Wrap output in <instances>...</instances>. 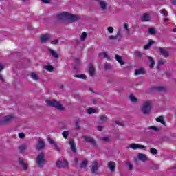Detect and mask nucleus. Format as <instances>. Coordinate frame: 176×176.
I'll return each instance as SVG.
<instances>
[{
  "label": "nucleus",
  "mask_w": 176,
  "mask_h": 176,
  "mask_svg": "<svg viewBox=\"0 0 176 176\" xmlns=\"http://www.w3.org/2000/svg\"><path fill=\"white\" fill-rule=\"evenodd\" d=\"M129 148H131V149H133L134 151L137 149H143L144 151L146 146L140 144L132 143L131 144L129 145Z\"/></svg>",
  "instance_id": "6e6552de"
},
{
  "label": "nucleus",
  "mask_w": 176,
  "mask_h": 176,
  "mask_svg": "<svg viewBox=\"0 0 176 176\" xmlns=\"http://www.w3.org/2000/svg\"><path fill=\"white\" fill-rule=\"evenodd\" d=\"M74 162H75V163H78L79 159L78 158H75Z\"/></svg>",
  "instance_id": "0e129e2a"
},
{
  "label": "nucleus",
  "mask_w": 176,
  "mask_h": 176,
  "mask_svg": "<svg viewBox=\"0 0 176 176\" xmlns=\"http://www.w3.org/2000/svg\"><path fill=\"white\" fill-rule=\"evenodd\" d=\"M164 21H168V18H165V19H164Z\"/></svg>",
  "instance_id": "774afa93"
},
{
  "label": "nucleus",
  "mask_w": 176,
  "mask_h": 176,
  "mask_svg": "<svg viewBox=\"0 0 176 176\" xmlns=\"http://www.w3.org/2000/svg\"><path fill=\"white\" fill-rule=\"evenodd\" d=\"M116 60H118V62L121 65H124V62L123 61V59H122V56L116 54L115 56Z\"/></svg>",
  "instance_id": "b1692460"
},
{
  "label": "nucleus",
  "mask_w": 176,
  "mask_h": 176,
  "mask_svg": "<svg viewBox=\"0 0 176 176\" xmlns=\"http://www.w3.org/2000/svg\"><path fill=\"white\" fill-rule=\"evenodd\" d=\"M88 163L89 162L87 161V160H83L82 163L80 164V168H85L87 166Z\"/></svg>",
  "instance_id": "c756f323"
},
{
  "label": "nucleus",
  "mask_w": 176,
  "mask_h": 176,
  "mask_svg": "<svg viewBox=\"0 0 176 176\" xmlns=\"http://www.w3.org/2000/svg\"><path fill=\"white\" fill-rule=\"evenodd\" d=\"M19 163L22 166L24 170H28V164L24 163V159L19 158Z\"/></svg>",
  "instance_id": "6ab92c4d"
},
{
  "label": "nucleus",
  "mask_w": 176,
  "mask_h": 176,
  "mask_svg": "<svg viewBox=\"0 0 176 176\" xmlns=\"http://www.w3.org/2000/svg\"><path fill=\"white\" fill-rule=\"evenodd\" d=\"M156 122H158V123H162L164 126H166V122L163 120V116H160L156 118Z\"/></svg>",
  "instance_id": "bb28decb"
},
{
  "label": "nucleus",
  "mask_w": 176,
  "mask_h": 176,
  "mask_svg": "<svg viewBox=\"0 0 176 176\" xmlns=\"http://www.w3.org/2000/svg\"><path fill=\"white\" fill-rule=\"evenodd\" d=\"M107 167L109 168L111 173H115L116 168V163L115 162L110 161L107 164Z\"/></svg>",
  "instance_id": "9b49d317"
},
{
  "label": "nucleus",
  "mask_w": 176,
  "mask_h": 176,
  "mask_svg": "<svg viewBox=\"0 0 176 176\" xmlns=\"http://www.w3.org/2000/svg\"><path fill=\"white\" fill-rule=\"evenodd\" d=\"M13 120V117L10 116H6L3 120H0V126H4V124H7Z\"/></svg>",
  "instance_id": "1a4fd4ad"
},
{
  "label": "nucleus",
  "mask_w": 176,
  "mask_h": 176,
  "mask_svg": "<svg viewBox=\"0 0 176 176\" xmlns=\"http://www.w3.org/2000/svg\"><path fill=\"white\" fill-rule=\"evenodd\" d=\"M138 158L141 162H148V157H146V155H145V154L139 153L138 155Z\"/></svg>",
  "instance_id": "a211bd4d"
},
{
  "label": "nucleus",
  "mask_w": 176,
  "mask_h": 176,
  "mask_svg": "<svg viewBox=\"0 0 176 176\" xmlns=\"http://www.w3.org/2000/svg\"><path fill=\"white\" fill-rule=\"evenodd\" d=\"M69 144L70 145L72 152H73V153H76V144H75L74 139H70Z\"/></svg>",
  "instance_id": "4468645a"
},
{
  "label": "nucleus",
  "mask_w": 176,
  "mask_h": 176,
  "mask_svg": "<svg viewBox=\"0 0 176 176\" xmlns=\"http://www.w3.org/2000/svg\"><path fill=\"white\" fill-rule=\"evenodd\" d=\"M129 100H131L132 102H137L138 101V99H137V98L132 94L129 96Z\"/></svg>",
  "instance_id": "c9c22d12"
},
{
  "label": "nucleus",
  "mask_w": 176,
  "mask_h": 176,
  "mask_svg": "<svg viewBox=\"0 0 176 176\" xmlns=\"http://www.w3.org/2000/svg\"><path fill=\"white\" fill-rule=\"evenodd\" d=\"M160 12L163 14V16H164V17H167V16H168V13L167 12V11H166V10H160Z\"/></svg>",
  "instance_id": "37998d69"
},
{
  "label": "nucleus",
  "mask_w": 176,
  "mask_h": 176,
  "mask_svg": "<svg viewBox=\"0 0 176 176\" xmlns=\"http://www.w3.org/2000/svg\"><path fill=\"white\" fill-rule=\"evenodd\" d=\"M107 31L109 32V34H113V27L110 26L107 28Z\"/></svg>",
  "instance_id": "09e8293b"
},
{
  "label": "nucleus",
  "mask_w": 176,
  "mask_h": 176,
  "mask_svg": "<svg viewBox=\"0 0 176 176\" xmlns=\"http://www.w3.org/2000/svg\"><path fill=\"white\" fill-rule=\"evenodd\" d=\"M150 129L154 131H160V129L155 126H150Z\"/></svg>",
  "instance_id": "a18cd8bd"
},
{
  "label": "nucleus",
  "mask_w": 176,
  "mask_h": 176,
  "mask_svg": "<svg viewBox=\"0 0 176 176\" xmlns=\"http://www.w3.org/2000/svg\"><path fill=\"white\" fill-rule=\"evenodd\" d=\"M62 135L63 136V138H65V140H67V138H68L69 135V132L67 131H64L62 133Z\"/></svg>",
  "instance_id": "ea45409f"
},
{
  "label": "nucleus",
  "mask_w": 176,
  "mask_h": 176,
  "mask_svg": "<svg viewBox=\"0 0 176 176\" xmlns=\"http://www.w3.org/2000/svg\"><path fill=\"white\" fill-rule=\"evenodd\" d=\"M5 68V67L3 66V65L0 63V71H3V69Z\"/></svg>",
  "instance_id": "e2e57ef3"
},
{
  "label": "nucleus",
  "mask_w": 176,
  "mask_h": 176,
  "mask_svg": "<svg viewBox=\"0 0 176 176\" xmlns=\"http://www.w3.org/2000/svg\"><path fill=\"white\" fill-rule=\"evenodd\" d=\"M123 36L120 33V29H118L117 34L116 36H109V39L115 40L118 39V41H122Z\"/></svg>",
  "instance_id": "9d476101"
},
{
  "label": "nucleus",
  "mask_w": 176,
  "mask_h": 176,
  "mask_svg": "<svg viewBox=\"0 0 176 176\" xmlns=\"http://www.w3.org/2000/svg\"><path fill=\"white\" fill-rule=\"evenodd\" d=\"M82 138L86 142L91 144L93 146H97V142L94 138H91V137L87 135L83 136Z\"/></svg>",
  "instance_id": "0eeeda50"
},
{
  "label": "nucleus",
  "mask_w": 176,
  "mask_h": 176,
  "mask_svg": "<svg viewBox=\"0 0 176 176\" xmlns=\"http://www.w3.org/2000/svg\"><path fill=\"white\" fill-rule=\"evenodd\" d=\"M153 90H156L157 91H164L166 88L164 87H154Z\"/></svg>",
  "instance_id": "2f4dec72"
},
{
  "label": "nucleus",
  "mask_w": 176,
  "mask_h": 176,
  "mask_svg": "<svg viewBox=\"0 0 176 176\" xmlns=\"http://www.w3.org/2000/svg\"><path fill=\"white\" fill-rule=\"evenodd\" d=\"M48 51L52 54V57H54V58H58V54H57L56 51L50 48L48 50Z\"/></svg>",
  "instance_id": "393cba45"
},
{
  "label": "nucleus",
  "mask_w": 176,
  "mask_h": 176,
  "mask_svg": "<svg viewBox=\"0 0 176 176\" xmlns=\"http://www.w3.org/2000/svg\"><path fill=\"white\" fill-rule=\"evenodd\" d=\"M151 111H152V104L149 100L145 101L141 107L142 113L143 115H149Z\"/></svg>",
  "instance_id": "f03ea898"
},
{
  "label": "nucleus",
  "mask_w": 176,
  "mask_h": 176,
  "mask_svg": "<svg viewBox=\"0 0 176 176\" xmlns=\"http://www.w3.org/2000/svg\"><path fill=\"white\" fill-rule=\"evenodd\" d=\"M146 74V71H145V69L144 67H140L136 70H135V75H145Z\"/></svg>",
  "instance_id": "dca6fc26"
},
{
  "label": "nucleus",
  "mask_w": 176,
  "mask_h": 176,
  "mask_svg": "<svg viewBox=\"0 0 176 176\" xmlns=\"http://www.w3.org/2000/svg\"><path fill=\"white\" fill-rule=\"evenodd\" d=\"M104 68L106 71H108V70L111 69V66L109 64H106V65H104Z\"/></svg>",
  "instance_id": "de8ad7c7"
},
{
  "label": "nucleus",
  "mask_w": 176,
  "mask_h": 176,
  "mask_svg": "<svg viewBox=\"0 0 176 176\" xmlns=\"http://www.w3.org/2000/svg\"><path fill=\"white\" fill-rule=\"evenodd\" d=\"M49 39H50V37L49 35L43 34L41 36V41L44 43V42H46L47 41H49Z\"/></svg>",
  "instance_id": "a878e982"
},
{
  "label": "nucleus",
  "mask_w": 176,
  "mask_h": 176,
  "mask_svg": "<svg viewBox=\"0 0 176 176\" xmlns=\"http://www.w3.org/2000/svg\"><path fill=\"white\" fill-rule=\"evenodd\" d=\"M164 63H166V61L164 60V59H160L158 62V65H163V64H164Z\"/></svg>",
  "instance_id": "3c124183"
},
{
  "label": "nucleus",
  "mask_w": 176,
  "mask_h": 176,
  "mask_svg": "<svg viewBox=\"0 0 176 176\" xmlns=\"http://www.w3.org/2000/svg\"><path fill=\"white\" fill-rule=\"evenodd\" d=\"M48 142H50V144H51V145L54 146L55 151H57L58 152H61V149L60 148V147L58 146L57 143H56L53 139L48 138Z\"/></svg>",
  "instance_id": "ddd939ff"
},
{
  "label": "nucleus",
  "mask_w": 176,
  "mask_h": 176,
  "mask_svg": "<svg viewBox=\"0 0 176 176\" xmlns=\"http://www.w3.org/2000/svg\"><path fill=\"white\" fill-rule=\"evenodd\" d=\"M44 69H45L46 71H49L50 72H52L54 71V67H53V66L52 65H47L44 66Z\"/></svg>",
  "instance_id": "cd10ccee"
},
{
  "label": "nucleus",
  "mask_w": 176,
  "mask_h": 176,
  "mask_svg": "<svg viewBox=\"0 0 176 176\" xmlns=\"http://www.w3.org/2000/svg\"><path fill=\"white\" fill-rule=\"evenodd\" d=\"M67 20L69 23H75V21H79L80 20V16L67 13Z\"/></svg>",
  "instance_id": "20e7f679"
},
{
  "label": "nucleus",
  "mask_w": 176,
  "mask_h": 176,
  "mask_svg": "<svg viewBox=\"0 0 176 176\" xmlns=\"http://www.w3.org/2000/svg\"><path fill=\"white\" fill-rule=\"evenodd\" d=\"M87 37V33H86V32H83L80 36V39L81 41H85Z\"/></svg>",
  "instance_id": "a19ab883"
},
{
  "label": "nucleus",
  "mask_w": 176,
  "mask_h": 176,
  "mask_svg": "<svg viewBox=\"0 0 176 176\" xmlns=\"http://www.w3.org/2000/svg\"><path fill=\"white\" fill-rule=\"evenodd\" d=\"M159 52L164 57H168V56H170L168 52L166 51V50L163 47H159Z\"/></svg>",
  "instance_id": "f3484780"
},
{
  "label": "nucleus",
  "mask_w": 176,
  "mask_h": 176,
  "mask_svg": "<svg viewBox=\"0 0 176 176\" xmlns=\"http://www.w3.org/2000/svg\"><path fill=\"white\" fill-rule=\"evenodd\" d=\"M31 78L34 79V80H38L39 79V77L38 76V74L36 73H32L30 74Z\"/></svg>",
  "instance_id": "4c0bfd02"
},
{
  "label": "nucleus",
  "mask_w": 176,
  "mask_h": 176,
  "mask_svg": "<svg viewBox=\"0 0 176 176\" xmlns=\"http://www.w3.org/2000/svg\"><path fill=\"white\" fill-rule=\"evenodd\" d=\"M79 123H80V120H77L75 123V129L76 130H80V125H79Z\"/></svg>",
  "instance_id": "58836bf2"
},
{
  "label": "nucleus",
  "mask_w": 176,
  "mask_h": 176,
  "mask_svg": "<svg viewBox=\"0 0 176 176\" xmlns=\"http://www.w3.org/2000/svg\"><path fill=\"white\" fill-rule=\"evenodd\" d=\"M126 164L129 166V170H133V164H131V163H130V162H126Z\"/></svg>",
  "instance_id": "864d4df0"
},
{
  "label": "nucleus",
  "mask_w": 176,
  "mask_h": 176,
  "mask_svg": "<svg viewBox=\"0 0 176 176\" xmlns=\"http://www.w3.org/2000/svg\"><path fill=\"white\" fill-rule=\"evenodd\" d=\"M45 153L41 152L36 158V163H37L38 166L40 168L43 167L45 164H47V160L45 159Z\"/></svg>",
  "instance_id": "7ed1b4c3"
},
{
  "label": "nucleus",
  "mask_w": 176,
  "mask_h": 176,
  "mask_svg": "<svg viewBox=\"0 0 176 176\" xmlns=\"http://www.w3.org/2000/svg\"><path fill=\"white\" fill-rule=\"evenodd\" d=\"M74 78H79L80 79L86 80L87 76H86L85 74H76L74 76Z\"/></svg>",
  "instance_id": "e433bc0d"
},
{
  "label": "nucleus",
  "mask_w": 176,
  "mask_h": 176,
  "mask_svg": "<svg viewBox=\"0 0 176 176\" xmlns=\"http://www.w3.org/2000/svg\"><path fill=\"white\" fill-rule=\"evenodd\" d=\"M97 102H98L97 99H96V98H92L91 99V104H94V105H96Z\"/></svg>",
  "instance_id": "5fc2aeb1"
},
{
  "label": "nucleus",
  "mask_w": 176,
  "mask_h": 176,
  "mask_svg": "<svg viewBox=\"0 0 176 176\" xmlns=\"http://www.w3.org/2000/svg\"><path fill=\"white\" fill-rule=\"evenodd\" d=\"M47 107H52L58 109V111H65V107H63L61 102L56 100H45Z\"/></svg>",
  "instance_id": "f257e3e1"
},
{
  "label": "nucleus",
  "mask_w": 176,
  "mask_h": 176,
  "mask_svg": "<svg viewBox=\"0 0 176 176\" xmlns=\"http://www.w3.org/2000/svg\"><path fill=\"white\" fill-rule=\"evenodd\" d=\"M100 6L101 7V8L102 9V10H105V9H107V3H105V1H100Z\"/></svg>",
  "instance_id": "473e14b6"
},
{
  "label": "nucleus",
  "mask_w": 176,
  "mask_h": 176,
  "mask_svg": "<svg viewBox=\"0 0 176 176\" xmlns=\"http://www.w3.org/2000/svg\"><path fill=\"white\" fill-rule=\"evenodd\" d=\"M21 153H24V151L27 149V144H22L19 147Z\"/></svg>",
  "instance_id": "c85d7f7f"
},
{
  "label": "nucleus",
  "mask_w": 176,
  "mask_h": 176,
  "mask_svg": "<svg viewBox=\"0 0 176 176\" xmlns=\"http://www.w3.org/2000/svg\"><path fill=\"white\" fill-rule=\"evenodd\" d=\"M166 76H168V78H170V76H171V74L170 73H166Z\"/></svg>",
  "instance_id": "69168bd1"
},
{
  "label": "nucleus",
  "mask_w": 176,
  "mask_h": 176,
  "mask_svg": "<svg viewBox=\"0 0 176 176\" xmlns=\"http://www.w3.org/2000/svg\"><path fill=\"white\" fill-rule=\"evenodd\" d=\"M97 129H98V131H102V130H103V129H104V126H98L97 127Z\"/></svg>",
  "instance_id": "052dcab7"
},
{
  "label": "nucleus",
  "mask_w": 176,
  "mask_h": 176,
  "mask_svg": "<svg viewBox=\"0 0 176 176\" xmlns=\"http://www.w3.org/2000/svg\"><path fill=\"white\" fill-rule=\"evenodd\" d=\"M104 58L109 59V57L108 56V53L107 52H103Z\"/></svg>",
  "instance_id": "4d7b16f0"
},
{
  "label": "nucleus",
  "mask_w": 176,
  "mask_h": 176,
  "mask_svg": "<svg viewBox=\"0 0 176 176\" xmlns=\"http://www.w3.org/2000/svg\"><path fill=\"white\" fill-rule=\"evenodd\" d=\"M148 61L151 63L150 68H153V67H155V60H153V58L148 56Z\"/></svg>",
  "instance_id": "72a5a7b5"
},
{
  "label": "nucleus",
  "mask_w": 176,
  "mask_h": 176,
  "mask_svg": "<svg viewBox=\"0 0 176 176\" xmlns=\"http://www.w3.org/2000/svg\"><path fill=\"white\" fill-rule=\"evenodd\" d=\"M123 27L125 30H126V31H129V24L124 23Z\"/></svg>",
  "instance_id": "bf43d9fd"
},
{
  "label": "nucleus",
  "mask_w": 176,
  "mask_h": 176,
  "mask_svg": "<svg viewBox=\"0 0 176 176\" xmlns=\"http://www.w3.org/2000/svg\"><path fill=\"white\" fill-rule=\"evenodd\" d=\"M150 152L152 155H157V150L155 148H151Z\"/></svg>",
  "instance_id": "c03bdc74"
},
{
  "label": "nucleus",
  "mask_w": 176,
  "mask_h": 176,
  "mask_svg": "<svg viewBox=\"0 0 176 176\" xmlns=\"http://www.w3.org/2000/svg\"><path fill=\"white\" fill-rule=\"evenodd\" d=\"M115 123H116V124H117L118 126H121L122 127H123V126H124V124L120 122V121H116Z\"/></svg>",
  "instance_id": "8fccbe9b"
},
{
  "label": "nucleus",
  "mask_w": 176,
  "mask_h": 176,
  "mask_svg": "<svg viewBox=\"0 0 176 176\" xmlns=\"http://www.w3.org/2000/svg\"><path fill=\"white\" fill-rule=\"evenodd\" d=\"M102 141H105L106 142H109V138L104 137L102 138Z\"/></svg>",
  "instance_id": "6e6d98bb"
},
{
  "label": "nucleus",
  "mask_w": 176,
  "mask_h": 176,
  "mask_svg": "<svg viewBox=\"0 0 176 176\" xmlns=\"http://www.w3.org/2000/svg\"><path fill=\"white\" fill-rule=\"evenodd\" d=\"M134 54L136 56V57H138V58H142V54L138 51H135Z\"/></svg>",
  "instance_id": "79ce46f5"
},
{
  "label": "nucleus",
  "mask_w": 176,
  "mask_h": 176,
  "mask_svg": "<svg viewBox=\"0 0 176 176\" xmlns=\"http://www.w3.org/2000/svg\"><path fill=\"white\" fill-rule=\"evenodd\" d=\"M100 120L102 123H105V122L108 120V117H107V116L102 115L100 116Z\"/></svg>",
  "instance_id": "f704fd0d"
},
{
  "label": "nucleus",
  "mask_w": 176,
  "mask_h": 176,
  "mask_svg": "<svg viewBox=\"0 0 176 176\" xmlns=\"http://www.w3.org/2000/svg\"><path fill=\"white\" fill-rule=\"evenodd\" d=\"M148 32L150 35H156V29L155 28H149Z\"/></svg>",
  "instance_id": "7c9ffc66"
},
{
  "label": "nucleus",
  "mask_w": 176,
  "mask_h": 176,
  "mask_svg": "<svg viewBox=\"0 0 176 176\" xmlns=\"http://www.w3.org/2000/svg\"><path fill=\"white\" fill-rule=\"evenodd\" d=\"M172 3H173V5H176V0H173V1H172Z\"/></svg>",
  "instance_id": "338daca9"
},
{
  "label": "nucleus",
  "mask_w": 176,
  "mask_h": 176,
  "mask_svg": "<svg viewBox=\"0 0 176 176\" xmlns=\"http://www.w3.org/2000/svg\"><path fill=\"white\" fill-rule=\"evenodd\" d=\"M45 142H43V140L39 138L37 142V144L36 145V151H43L45 149Z\"/></svg>",
  "instance_id": "39448f33"
},
{
  "label": "nucleus",
  "mask_w": 176,
  "mask_h": 176,
  "mask_svg": "<svg viewBox=\"0 0 176 176\" xmlns=\"http://www.w3.org/2000/svg\"><path fill=\"white\" fill-rule=\"evenodd\" d=\"M96 113V110L92 108L89 109L87 111V113H89V115H91V113Z\"/></svg>",
  "instance_id": "49530a36"
},
{
  "label": "nucleus",
  "mask_w": 176,
  "mask_h": 176,
  "mask_svg": "<svg viewBox=\"0 0 176 176\" xmlns=\"http://www.w3.org/2000/svg\"><path fill=\"white\" fill-rule=\"evenodd\" d=\"M58 20H64V19H67L68 12H63L57 15Z\"/></svg>",
  "instance_id": "412c9836"
},
{
  "label": "nucleus",
  "mask_w": 176,
  "mask_h": 176,
  "mask_svg": "<svg viewBox=\"0 0 176 176\" xmlns=\"http://www.w3.org/2000/svg\"><path fill=\"white\" fill-rule=\"evenodd\" d=\"M91 171L94 174H96L98 171V162L94 161L91 167Z\"/></svg>",
  "instance_id": "f8f14e48"
},
{
  "label": "nucleus",
  "mask_w": 176,
  "mask_h": 176,
  "mask_svg": "<svg viewBox=\"0 0 176 176\" xmlns=\"http://www.w3.org/2000/svg\"><path fill=\"white\" fill-rule=\"evenodd\" d=\"M56 167H58V168H67V167H68V161H67V160H63V161L58 160L56 162Z\"/></svg>",
  "instance_id": "423d86ee"
},
{
  "label": "nucleus",
  "mask_w": 176,
  "mask_h": 176,
  "mask_svg": "<svg viewBox=\"0 0 176 176\" xmlns=\"http://www.w3.org/2000/svg\"><path fill=\"white\" fill-rule=\"evenodd\" d=\"M43 3H50V0H41Z\"/></svg>",
  "instance_id": "680f3d73"
},
{
  "label": "nucleus",
  "mask_w": 176,
  "mask_h": 176,
  "mask_svg": "<svg viewBox=\"0 0 176 176\" xmlns=\"http://www.w3.org/2000/svg\"><path fill=\"white\" fill-rule=\"evenodd\" d=\"M154 43H155V41L151 40L146 45L144 46V49L145 50H148V49H149V47H151L152 45H154Z\"/></svg>",
  "instance_id": "5701e85b"
},
{
  "label": "nucleus",
  "mask_w": 176,
  "mask_h": 176,
  "mask_svg": "<svg viewBox=\"0 0 176 176\" xmlns=\"http://www.w3.org/2000/svg\"><path fill=\"white\" fill-rule=\"evenodd\" d=\"M51 43L52 45H57V43H58V40L56 39L54 41H51Z\"/></svg>",
  "instance_id": "13d9d810"
},
{
  "label": "nucleus",
  "mask_w": 176,
  "mask_h": 176,
  "mask_svg": "<svg viewBox=\"0 0 176 176\" xmlns=\"http://www.w3.org/2000/svg\"><path fill=\"white\" fill-rule=\"evenodd\" d=\"M80 67V59L76 58L74 61V69H76V71H78Z\"/></svg>",
  "instance_id": "aec40b11"
},
{
  "label": "nucleus",
  "mask_w": 176,
  "mask_h": 176,
  "mask_svg": "<svg viewBox=\"0 0 176 176\" xmlns=\"http://www.w3.org/2000/svg\"><path fill=\"white\" fill-rule=\"evenodd\" d=\"M89 74L90 76H94L96 75V69L92 65L89 67Z\"/></svg>",
  "instance_id": "4be33fe9"
},
{
  "label": "nucleus",
  "mask_w": 176,
  "mask_h": 176,
  "mask_svg": "<svg viewBox=\"0 0 176 176\" xmlns=\"http://www.w3.org/2000/svg\"><path fill=\"white\" fill-rule=\"evenodd\" d=\"M141 21L142 23H145L146 21H151V15L148 13L143 14L141 18Z\"/></svg>",
  "instance_id": "2eb2a0df"
},
{
  "label": "nucleus",
  "mask_w": 176,
  "mask_h": 176,
  "mask_svg": "<svg viewBox=\"0 0 176 176\" xmlns=\"http://www.w3.org/2000/svg\"><path fill=\"white\" fill-rule=\"evenodd\" d=\"M19 137L21 139L25 138V135L23 133H19Z\"/></svg>",
  "instance_id": "603ef678"
}]
</instances>
